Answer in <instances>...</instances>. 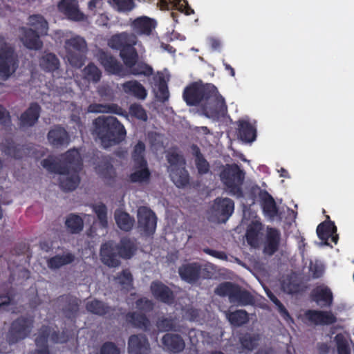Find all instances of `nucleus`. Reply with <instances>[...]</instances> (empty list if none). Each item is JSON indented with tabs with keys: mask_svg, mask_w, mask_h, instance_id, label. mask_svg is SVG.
<instances>
[{
	"mask_svg": "<svg viewBox=\"0 0 354 354\" xmlns=\"http://www.w3.org/2000/svg\"><path fill=\"white\" fill-rule=\"evenodd\" d=\"M81 156L77 149L68 151L62 156L58 164L53 157H48L41 162L47 171L58 174L60 186L65 190H73L80 183L78 171L81 168Z\"/></svg>",
	"mask_w": 354,
	"mask_h": 354,
	"instance_id": "f257e3e1",
	"label": "nucleus"
},
{
	"mask_svg": "<svg viewBox=\"0 0 354 354\" xmlns=\"http://www.w3.org/2000/svg\"><path fill=\"white\" fill-rule=\"evenodd\" d=\"M205 97L208 99L204 106V113L207 117L215 119L225 115L227 106L224 99L218 95L214 85H203L196 82L187 86L183 93V98L189 105L199 103Z\"/></svg>",
	"mask_w": 354,
	"mask_h": 354,
	"instance_id": "f03ea898",
	"label": "nucleus"
},
{
	"mask_svg": "<svg viewBox=\"0 0 354 354\" xmlns=\"http://www.w3.org/2000/svg\"><path fill=\"white\" fill-rule=\"evenodd\" d=\"M95 125L96 133L104 148L118 143L126 134L124 126L113 116L99 117L95 120Z\"/></svg>",
	"mask_w": 354,
	"mask_h": 354,
	"instance_id": "7ed1b4c3",
	"label": "nucleus"
},
{
	"mask_svg": "<svg viewBox=\"0 0 354 354\" xmlns=\"http://www.w3.org/2000/svg\"><path fill=\"white\" fill-rule=\"evenodd\" d=\"M136 37L133 34L122 32L115 35L109 41L112 48L120 50V57L127 67H131L138 59V54L133 48L136 44Z\"/></svg>",
	"mask_w": 354,
	"mask_h": 354,
	"instance_id": "20e7f679",
	"label": "nucleus"
},
{
	"mask_svg": "<svg viewBox=\"0 0 354 354\" xmlns=\"http://www.w3.org/2000/svg\"><path fill=\"white\" fill-rule=\"evenodd\" d=\"M167 157L168 171L172 181L178 187L186 185L189 182V174L185 169L183 158L176 151H169Z\"/></svg>",
	"mask_w": 354,
	"mask_h": 354,
	"instance_id": "39448f33",
	"label": "nucleus"
},
{
	"mask_svg": "<svg viewBox=\"0 0 354 354\" xmlns=\"http://www.w3.org/2000/svg\"><path fill=\"white\" fill-rule=\"evenodd\" d=\"M65 57L68 63L74 67H80L86 50L85 40L79 36L71 37L65 41Z\"/></svg>",
	"mask_w": 354,
	"mask_h": 354,
	"instance_id": "423d86ee",
	"label": "nucleus"
},
{
	"mask_svg": "<svg viewBox=\"0 0 354 354\" xmlns=\"http://www.w3.org/2000/svg\"><path fill=\"white\" fill-rule=\"evenodd\" d=\"M16 57L12 48L0 41V78L8 79L16 70Z\"/></svg>",
	"mask_w": 354,
	"mask_h": 354,
	"instance_id": "0eeeda50",
	"label": "nucleus"
},
{
	"mask_svg": "<svg viewBox=\"0 0 354 354\" xmlns=\"http://www.w3.org/2000/svg\"><path fill=\"white\" fill-rule=\"evenodd\" d=\"M221 178L231 193L240 195V186L243 181L244 174L236 165H227L222 171Z\"/></svg>",
	"mask_w": 354,
	"mask_h": 354,
	"instance_id": "6e6552de",
	"label": "nucleus"
},
{
	"mask_svg": "<svg viewBox=\"0 0 354 354\" xmlns=\"http://www.w3.org/2000/svg\"><path fill=\"white\" fill-rule=\"evenodd\" d=\"M234 203L229 198L216 199L209 212V219L214 222H225L234 211Z\"/></svg>",
	"mask_w": 354,
	"mask_h": 354,
	"instance_id": "1a4fd4ad",
	"label": "nucleus"
},
{
	"mask_svg": "<svg viewBox=\"0 0 354 354\" xmlns=\"http://www.w3.org/2000/svg\"><path fill=\"white\" fill-rule=\"evenodd\" d=\"M138 227L146 234L153 233L156 227L154 214L148 208L141 207L138 210Z\"/></svg>",
	"mask_w": 354,
	"mask_h": 354,
	"instance_id": "9d476101",
	"label": "nucleus"
},
{
	"mask_svg": "<svg viewBox=\"0 0 354 354\" xmlns=\"http://www.w3.org/2000/svg\"><path fill=\"white\" fill-rule=\"evenodd\" d=\"M118 253H119V248L113 243L104 244L100 250L102 262L109 267L115 268L118 266L120 262Z\"/></svg>",
	"mask_w": 354,
	"mask_h": 354,
	"instance_id": "9b49d317",
	"label": "nucleus"
},
{
	"mask_svg": "<svg viewBox=\"0 0 354 354\" xmlns=\"http://www.w3.org/2000/svg\"><path fill=\"white\" fill-rule=\"evenodd\" d=\"M59 10L68 19L74 21H82L84 15L80 10L77 0H61L58 4Z\"/></svg>",
	"mask_w": 354,
	"mask_h": 354,
	"instance_id": "f8f14e48",
	"label": "nucleus"
},
{
	"mask_svg": "<svg viewBox=\"0 0 354 354\" xmlns=\"http://www.w3.org/2000/svg\"><path fill=\"white\" fill-rule=\"evenodd\" d=\"M39 33H37L32 28H21L20 29L19 39L24 46L32 50L40 49L42 42L39 39Z\"/></svg>",
	"mask_w": 354,
	"mask_h": 354,
	"instance_id": "ddd939ff",
	"label": "nucleus"
},
{
	"mask_svg": "<svg viewBox=\"0 0 354 354\" xmlns=\"http://www.w3.org/2000/svg\"><path fill=\"white\" fill-rule=\"evenodd\" d=\"M149 343L143 335H132L129 337L128 350L129 354H148Z\"/></svg>",
	"mask_w": 354,
	"mask_h": 354,
	"instance_id": "4468645a",
	"label": "nucleus"
},
{
	"mask_svg": "<svg viewBox=\"0 0 354 354\" xmlns=\"http://www.w3.org/2000/svg\"><path fill=\"white\" fill-rule=\"evenodd\" d=\"M30 326L31 322L24 319L15 322L10 331V341L15 342L24 338L29 333Z\"/></svg>",
	"mask_w": 354,
	"mask_h": 354,
	"instance_id": "2eb2a0df",
	"label": "nucleus"
},
{
	"mask_svg": "<svg viewBox=\"0 0 354 354\" xmlns=\"http://www.w3.org/2000/svg\"><path fill=\"white\" fill-rule=\"evenodd\" d=\"M262 226L258 220H254L248 225L245 238L248 243L252 248L259 246L261 239Z\"/></svg>",
	"mask_w": 354,
	"mask_h": 354,
	"instance_id": "dca6fc26",
	"label": "nucleus"
},
{
	"mask_svg": "<svg viewBox=\"0 0 354 354\" xmlns=\"http://www.w3.org/2000/svg\"><path fill=\"white\" fill-rule=\"evenodd\" d=\"M305 317L315 324H330L336 321L335 317L329 312L309 310L306 313Z\"/></svg>",
	"mask_w": 354,
	"mask_h": 354,
	"instance_id": "f3484780",
	"label": "nucleus"
},
{
	"mask_svg": "<svg viewBox=\"0 0 354 354\" xmlns=\"http://www.w3.org/2000/svg\"><path fill=\"white\" fill-rule=\"evenodd\" d=\"M156 27V22L148 17H140L131 24L133 31L138 34L149 35Z\"/></svg>",
	"mask_w": 354,
	"mask_h": 354,
	"instance_id": "a211bd4d",
	"label": "nucleus"
},
{
	"mask_svg": "<svg viewBox=\"0 0 354 354\" xmlns=\"http://www.w3.org/2000/svg\"><path fill=\"white\" fill-rule=\"evenodd\" d=\"M122 91L137 98L144 100L147 95V92L144 86L136 80L127 81L121 84Z\"/></svg>",
	"mask_w": 354,
	"mask_h": 354,
	"instance_id": "6ab92c4d",
	"label": "nucleus"
},
{
	"mask_svg": "<svg viewBox=\"0 0 354 354\" xmlns=\"http://www.w3.org/2000/svg\"><path fill=\"white\" fill-rule=\"evenodd\" d=\"M98 59L106 71L113 74L123 75L122 66L112 56L104 52H100Z\"/></svg>",
	"mask_w": 354,
	"mask_h": 354,
	"instance_id": "aec40b11",
	"label": "nucleus"
},
{
	"mask_svg": "<svg viewBox=\"0 0 354 354\" xmlns=\"http://www.w3.org/2000/svg\"><path fill=\"white\" fill-rule=\"evenodd\" d=\"M336 227L333 223H322L319 224L317 228V234L319 238L325 241V244H328V241L330 239L335 243L337 242V235L336 232Z\"/></svg>",
	"mask_w": 354,
	"mask_h": 354,
	"instance_id": "412c9836",
	"label": "nucleus"
},
{
	"mask_svg": "<svg viewBox=\"0 0 354 354\" xmlns=\"http://www.w3.org/2000/svg\"><path fill=\"white\" fill-rule=\"evenodd\" d=\"M314 300L320 306H330L333 301L330 290L325 286H317L313 292Z\"/></svg>",
	"mask_w": 354,
	"mask_h": 354,
	"instance_id": "4be33fe9",
	"label": "nucleus"
},
{
	"mask_svg": "<svg viewBox=\"0 0 354 354\" xmlns=\"http://www.w3.org/2000/svg\"><path fill=\"white\" fill-rule=\"evenodd\" d=\"M40 113V107L37 104H32L29 108L21 114L20 123L22 127H31L37 121Z\"/></svg>",
	"mask_w": 354,
	"mask_h": 354,
	"instance_id": "5701e85b",
	"label": "nucleus"
},
{
	"mask_svg": "<svg viewBox=\"0 0 354 354\" xmlns=\"http://www.w3.org/2000/svg\"><path fill=\"white\" fill-rule=\"evenodd\" d=\"M201 266L197 263H189L179 268V274L181 278L187 281L193 282L198 279Z\"/></svg>",
	"mask_w": 354,
	"mask_h": 354,
	"instance_id": "b1692460",
	"label": "nucleus"
},
{
	"mask_svg": "<svg viewBox=\"0 0 354 354\" xmlns=\"http://www.w3.org/2000/svg\"><path fill=\"white\" fill-rule=\"evenodd\" d=\"M279 233L274 229H268L267 233V239L264 245V253L271 255L278 248L279 243Z\"/></svg>",
	"mask_w": 354,
	"mask_h": 354,
	"instance_id": "393cba45",
	"label": "nucleus"
},
{
	"mask_svg": "<svg viewBox=\"0 0 354 354\" xmlns=\"http://www.w3.org/2000/svg\"><path fill=\"white\" fill-rule=\"evenodd\" d=\"M74 259L75 257L71 253L64 252L48 259L47 265L50 269H58L65 265L71 263L74 261Z\"/></svg>",
	"mask_w": 354,
	"mask_h": 354,
	"instance_id": "a878e982",
	"label": "nucleus"
},
{
	"mask_svg": "<svg viewBox=\"0 0 354 354\" xmlns=\"http://www.w3.org/2000/svg\"><path fill=\"white\" fill-rule=\"evenodd\" d=\"M153 295L158 299L169 303L171 301L173 295L169 289L160 282H153L151 286Z\"/></svg>",
	"mask_w": 354,
	"mask_h": 354,
	"instance_id": "bb28decb",
	"label": "nucleus"
},
{
	"mask_svg": "<svg viewBox=\"0 0 354 354\" xmlns=\"http://www.w3.org/2000/svg\"><path fill=\"white\" fill-rule=\"evenodd\" d=\"M162 343L167 349L175 352H179L185 347L183 340L177 335H165L162 337Z\"/></svg>",
	"mask_w": 354,
	"mask_h": 354,
	"instance_id": "cd10ccee",
	"label": "nucleus"
},
{
	"mask_svg": "<svg viewBox=\"0 0 354 354\" xmlns=\"http://www.w3.org/2000/svg\"><path fill=\"white\" fill-rule=\"evenodd\" d=\"M159 5L162 10L176 8L180 12H185L187 15L193 13V10L189 12L190 9L187 7L186 0H159Z\"/></svg>",
	"mask_w": 354,
	"mask_h": 354,
	"instance_id": "c85d7f7f",
	"label": "nucleus"
},
{
	"mask_svg": "<svg viewBox=\"0 0 354 354\" xmlns=\"http://www.w3.org/2000/svg\"><path fill=\"white\" fill-rule=\"evenodd\" d=\"M117 225L124 231L130 230L134 223V220L126 212L117 209L114 214Z\"/></svg>",
	"mask_w": 354,
	"mask_h": 354,
	"instance_id": "c756f323",
	"label": "nucleus"
},
{
	"mask_svg": "<svg viewBox=\"0 0 354 354\" xmlns=\"http://www.w3.org/2000/svg\"><path fill=\"white\" fill-rule=\"evenodd\" d=\"M28 28H32L41 35H46L48 31V24L44 18L40 15H32L28 18Z\"/></svg>",
	"mask_w": 354,
	"mask_h": 354,
	"instance_id": "7c9ffc66",
	"label": "nucleus"
},
{
	"mask_svg": "<svg viewBox=\"0 0 354 354\" xmlns=\"http://www.w3.org/2000/svg\"><path fill=\"white\" fill-rule=\"evenodd\" d=\"M48 141L55 146L68 142V136L66 131L61 127H55L48 134Z\"/></svg>",
	"mask_w": 354,
	"mask_h": 354,
	"instance_id": "2f4dec72",
	"label": "nucleus"
},
{
	"mask_svg": "<svg viewBox=\"0 0 354 354\" xmlns=\"http://www.w3.org/2000/svg\"><path fill=\"white\" fill-rule=\"evenodd\" d=\"M239 136L245 142H252L256 137L254 127L247 121L239 122Z\"/></svg>",
	"mask_w": 354,
	"mask_h": 354,
	"instance_id": "473e14b6",
	"label": "nucleus"
},
{
	"mask_svg": "<svg viewBox=\"0 0 354 354\" xmlns=\"http://www.w3.org/2000/svg\"><path fill=\"white\" fill-rule=\"evenodd\" d=\"M191 150L192 155L195 157V165L198 174H207L209 170V165L201 155L199 149L196 146L193 145Z\"/></svg>",
	"mask_w": 354,
	"mask_h": 354,
	"instance_id": "72a5a7b5",
	"label": "nucleus"
},
{
	"mask_svg": "<svg viewBox=\"0 0 354 354\" xmlns=\"http://www.w3.org/2000/svg\"><path fill=\"white\" fill-rule=\"evenodd\" d=\"M254 301L252 296L247 291L236 287L235 292L231 296V302L238 305L251 304Z\"/></svg>",
	"mask_w": 354,
	"mask_h": 354,
	"instance_id": "f704fd0d",
	"label": "nucleus"
},
{
	"mask_svg": "<svg viewBox=\"0 0 354 354\" xmlns=\"http://www.w3.org/2000/svg\"><path fill=\"white\" fill-rule=\"evenodd\" d=\"M40 65L44 69L54 72L58 69L59 62L55 55L46 53L41 57Z\"/></svg>",
	"mask_w": 354,
	"mask_h": 354,
	"instance_id": "c9c22d12",
	"label": "nucleus"
},
{
	"mask_svg": "<svg viewBox=\"0 0 354 354\" xmlns=\"http://www.w3.org/2000/svg\"><path fill=\"white\" fill-rule=\"evenodd\" d=\"M263 209L265 215L270 219L274 218L277 214L275 202L272 196L267 194L263 196Z\"/></svg>",
	"mask_w": 354,
	"mask_h": 354,
	"instance_id": "e433bc0d",
	"label": "nucleus"
},
{
	"mask_svg": "<svg viewBox=\"0 0 354 354\" xmlns=\"http://www.w3.org/2000/svg\"><path fill=\"white\" fill-rule=\"evenodd\" d=\"M118 248L120 257L129 259L134 254L136 246L134 241L124 239L121 241L120 247Z\"/></svg>",
	"mask_w": 354,
	"mask_h": 354,
	"instance_id": "4c0bfd02",
	"label": "nucleus"
},
{
	"mask_svg": "<svg viewBox=\"0 0 354 354\" xmlns=\"http://www.w3.org/2000/svg\"><path fill=\"white\" fill-rule=\"evenodd\" d=\"M225 315L229 322L234 326H240L246 323L248 320V314L242 310L234 313H225Z\"/></svg>",
	"mask_w": 354,
	"mask_h": 354,
	"instance_id": "58836bf2",
	"label": "nucleus"
},
{
	"mask_svg": "<svg viewBox=\"0 0 354 354\" xmlns=\"http://www.w3.org/2000/svg\"><path fill=\"white\" fill-rule=\"evenodd\" d=\"M83 77L88 82H97L101 77V72L96 66L88 64L82 71Z\"/></svg>",
	"mask_w": 354,
	"mask_h": 354,
	"instance_id": "ea45409f",
	"label": "nucleus"
},
{
	"mask_svg": "<svg viewBox=\"0 0 354 354\" xmlns=\"http://www.w3.org/2000/svg\"><path fill=\"white\" fill-rule=\"evenodd\" d=\"M149 176L146 165H138V168L130 175V179L135 183H146L149 180Z\"/></svg>",
	"mask_w": 354,
	"mask_h": 354,
	"instance_id": "a19ab883",
	"label": "nucleus"
},
{
	"mask_svg": "<svg viewBox=\"0 0 354 354\" xmlns=\"http://www.w3.org/2000/svg\"><path fill=\"white\" fill-rule=\"evenodd\" d=\"M65 223L67 228L73 233L78 232L83 228V219L77 215H69Z\"/></svg>",
	"mask_w": 354,
	"mask_h": 354,
	"instance_id": "79ce46f5",
	"label": "nucleus"
},
{
	"mask_svg": "<svg viewBox=\"0 0 354 354\" xmlns=\"http://www.w3.org/2000/svg\"><path fill=\"white\" fill-rule=\"evenodd\" d=\"M93 211L97 216V220L102 227H105L108 224L107 208L103 203H97L93 205Z\"/></svg>",
	"mask_w": 354,
	"mask_h": 354,
	"instance_id": "37998d69",
	"label": "nucleus"
},
{
	"mask_svg": "<svg viewBox=\"0 0 354 354\" xmlns=\"http://www.w3.org/2000/svg\"><path fill=\"white\" fill-rule=\"evenodd\" d=\"M114 281L121 288L129 290L132 286L131 274L127 270H124L114 278Z\"/></svg>",
	"mask_w": 354,
	"mask_h": 354,
	"instance_id": "c03bdc74",
	"label": "nucleus"
},
{
	"mask_svg": "<svg viewBox=\"0 0 354 354\" xmlns=\"http://www.w3.org/2000/svg\"><path fill=\"white\" fill-rule=\"evenodd\" d=\"M145 146L143 142H138L133 147L132 158L138 165H146L145 160Z\"/></svg>",
	"mask_w": 354,
	"mask_h": 354,
	"instance_id": "a18cd8bd",
	"label": "nucleus"
},
{
	"mask_svg": "<svg viewBox=\"0 0 354 354\" xmlns=\"http://www.w3.org/2000/svg\"><path fill=\"white\" fill-rule=\"evenodd\" d=\"M299 281L295 274L286 277L282 281V289L288 293H293L298 290Z\"/></svg>",
	"mask_w": 354,
	"mask_h": 354,
	"instance_id": "49530a36",
	"label": "nucleus"
},
{
	"mask_svg": "<svg viewBox=\"0 0 354 354\" xmlns=\"http://www.w3.org/2000/svg\"><path fill=\"white\" fill-rule=\"evenodd\" d=\"M111 6L118 12H129L134 8L132 0H109Z\"/></svg>",
	"mask_w": 354,
	"mask_h": 354,
	"instance_id": "de8ad7c7",
	"label": "nucleus"
},
{
	"mask_svg": "<svg viewBox=\"0 0 354 354\" xmlns=\"http://www.w3.org/2000/svg\"><path fill=\"white\" fill-rule=\"evenodd\" d=\"M348 336L347 334H338L335 337L339 354H349Z\"/></svg>",
	"mask_w": 354,
	"mask_h": 354,
	"instance_id": "09e8293b",
	"label": "nucleus"
},
{
	"mask_svg": "<svg viewBox=\"0 0 354 354\" xmlns=\"http://www.w3.org/2000/svg\"><path fill=\"white\" fill-rule=\"evenodd\" d=\"M88 111L91 113H120V109L114 104H91L88 106Z\"/></svg>",
	"mask_w": 354,
	"mask_h": 354,
	"instance_id": "8fccbe9b",
	"label": "nucleus"
},
{
	"mask_svg": "<svg viewBox=\"0 0 354 354\" xmlns=\"http://www.w3.org/2000/svg\"><path fill=\"white\" fill-rule=\"evenodd\" d=\"M136 62L137 59L131 67H128L130 69L131 74L136 75H150L152 73V68L151 66L143 63H138L136 64Z\"/></svg>",
	"mask_w": 354,
	"mask_h": 354,
	"instance_id": "3c124183",
	"label": "nucleus"
},
{
	"mask_svg": "<svg viewBox=\"0 0 354 354\" xmlns=\"http://www.w3.org/2000/svg\"><path fill=\"white\" fill-rule=\"evenodd\" d=\"M86 308L88 311L97 315H104L107 310L104 304L97 300L88 301L86 304Z\"/></svg>",
	"mask_w": 354,
	"mask_h": 354,
	"instance_id": "603ef678",
	"label": "nucleus"
},
{
	"mask_svg": "<svg viewBox=\"0 0 354 354\" xmlns=\"http://www.w3.org/2000/svg\"><path fill=\"white\" fill-rule=\"evenodd\" d=\"M266 294L268 297L270 299V300L275 304L277 308L279 313L283 317V318L286 321H290L291 319L288 311L285 308V307L282 305V304L277 299V298L268 290H266Z\"/></svg>",
	"mask_w": 354,
	"mask_h": 354,
	"instance_id": "864d4df0",
	"label": "nucleus"
},
{
	"mask_svg": "<svg viewBox=\"0 0 354 354\" xmlns=\"http://www.w3.org/2000/svg\"><path fill=\"white\" fill-rule=\"evenodd\" d=\"M237 286H233L230 283H223L221 284L215 290L216 293L221 296H228L231 301V296L235 292Z\"/></svg>",
	"mask_w": 354,
	"mask_h": 354,
	"instance_id": "5fc2aeb1",
	"label": "nucleus"
},
{
	"mask_svg": "<svg viewBox=\"0 0 354 354\" xmlns=\"http://www.w3.org/2000/svg\"><path fill=\"white\" fill-rule=\"evenodd\" d=\"M259 336L246 335L241 339V342L244 348L252 350L259 344Z\"/></svg>",
	"mask_w": 354,
	"mask_h": 354,
	"instance_id": "6e6d98bb",
	"label": "nucleus"
},
{
	"mask_svg": "<svg viewBox=\"0 0 354 354\" xmlns=\"http://www.w3.org/2000/svg\"><path fill=\"white\" fill-rule=\"evenodd\" d=\"M129 322H131L138 327H147L148 321L142 314L129 315L127 317Z\"/></svg>",
	"mask_w": 354,
	"mask_h": 354,
	"instance_id": "4d7b16f0",
	"label": "nucleus"
},
{
	"mask_svg": "<svg viewBox=\"0 0 354 354\" xmlns=\"http://www.w3.org/2000/svg\"><path fill=\"white\" fill-rule=\"evenodd\" d=\"M130 114L139 120L146 121L147 115L143 108L138 104H133L130 107Z\"/></svg>",
	"mask_w": 354,
	"mask_h": 354,
	"instance_id": "13d9d810",
	"label": "nucleus"
},
{
	"mask_svg": "<svg viewBox=\"0 0 354 354\" xmlns=\"http://www.w3.org/2000/svg\"><path fill=\"white\" fill-rule=\"evenodd\" d=\"M102 0H91L88 3V9L93 15H95L102 10Z\"/></svg>",
	"mask_w": 354,
	"mask_h": 354,
	"instance_id": "bf43d9fd",
	"label": "nucleus"
},
{
	"mask_svg": "<svg viewBox=\"0 0 354 354\" xmlns=\"http://www.w3.org/2000/svg\"><path fill=\"white\" fill-rule=\"evenodd\" d=\"M119 350L112 343H105L100 348L99 354H119Z\"/></svg>",
	"mask_w": 354,
	"mask_h": 354,
	"instance_id": "052dcab7",
	"label": "nucleus"
},
{
	"mask_svg": "<svg viewBox=\"0 0 354 354\" xmlns=\"http://www.w3.org/2000/svg\"><path fill=\"white\" fill-rule=\"evenodd\" d=\"M157 97L160 101H166L169 98V91L165 82H161L159 86V90L157 93Z\"/></svg>",
	"mask_w": 354,
	"mask_h": 354,
	"instance_id": "680f3d73",
	"label": "nucleus"
},
{
	"mask_svg": "<svg viewBox=\"0 0 354 354\" xmlns=\"http://www.w3.org/2000/svg\"><path fill=\"white\" fill-rule=\"evenodd\" d=\"M157 326L160 330L165 331L173 329L174 325L172 320L168 319H163L158 322Z\"/></svg>",
	"mask_w": 354,
	"mask_h": 354,
	"instance_id": "e2e57ef3",
	"label": "nucleus"
},
{
	"mask_svg": "<svg viewBox=\"0 0 354 354\" xmlns=\"http://www.w3.org/2000/svg\"><path fill=\"white\" fill-rule=\"evenodd\" d=\"M310 271L312 273L313 277L317 278L320 277L324 272V267L321 263H310Z\"/></svg>",
	"mask_w": 354,
	"mask_h": 354,
	"instance_id": "0e129e2a",
	"label": "nucleus"
},
{
	"mask_svg": "<svg viewBox=\"0 0 354 354\" xmlns=\"http://www.w3.org/2000/svg\"><path fill=\"white\" fill-rule=\"evenodd\" d=\"M104 168H95L96 172L101 174L104 178H108L111 176L112 174H113V168L111 166L109 165H104Z\"/></svg>",
	"mask_w": 354,
	"mask_h": 354,
	"instance_id": "69168bd1",
	"label": "nucleus"
},
{
	"mask_svg": "<svg viewBox=\"0 0 354 354\" xmlns=\"http://www.w3.org/2000/svg\"><path fill=\"white\" fill-rule=\"evenodd\" d=\"M137 306L140 309L148 310L151 308V303L146 299H142L137 301Z\"/></svg>",
	"mask_w": 354,
	"mask_h": 354,
	"instance_id": "338daca9",
	"label": "nucleus"
},
{
	"mask_svg": "<svg viewBox=\"0 0 354 354\" xmlns=\"http://www.w3.org/2000/svg\"><path fill=\"white\" fill-rule=\"evenodd\" d=\"M205 252L216 258H218V259H224L226 258V256L224 253L223 252H218V251H215V250H209V249H206L205 250Z\"/></svg>",
	"mask_w": 354,
	"mask_h": 354,
	"instance_id": "774afa93",
	"label": "nucleus"
}]
</instances>
